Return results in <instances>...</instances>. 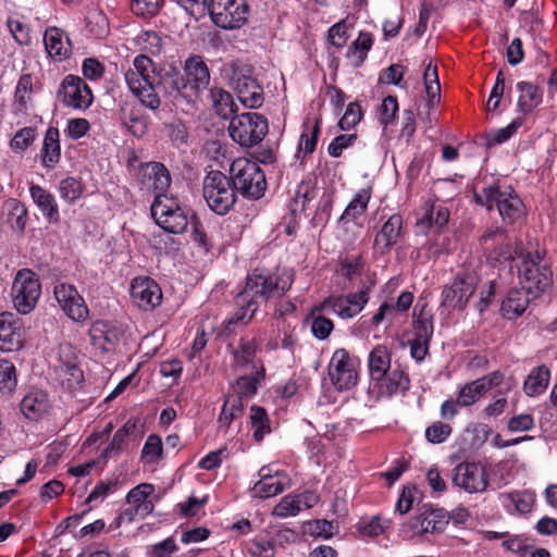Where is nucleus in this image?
Segmentation results:
<instances>
[{"label": "nucleus", "instance_id": "obj_1", "mask_svg": "<svg viewBox=\"0 0 557 557\" xmlns=\"http://www.w3.org/2000/svg\"><path fill=\"white\" fill-rule=\"evenodd\" d=\"M151 215L156 223L168 233L181 234L186 231L188 224L193 227V239L206 251L211 248V243L203 230L202 223L193 213L188 215V210L180 206L174 197L168 195H156L151 205Z\"/></svg>", "mask_w": 557, "mask_h": 557}, {"label": "nucleus", "instance_id": "obj_2", "mask_svg": "<svg viewBox=\"0 0 557 557\" xmlns=\"http://www.w3.org/2000/svg\"><path fill=\"white\" fill-rule=\"evenodd\" d=\"M134 69H128L125 74V82L132 94L151 111H157L161 106L160 95L153 92L152 84L154 75L158 74L153 61L145 53L138 54L133 61Z\"/></svg>", "mask_w": 557, "mask_h": 557}, {"label": "nucleus", "instance_id": "obj_3", "mask_svg": "<svg viewBox=\"0 0 557 557\" xmlns=\"http://www.w3.org/2000/svg\"><path fill=\"white\" fill-rule=\"evenodd\" d=\"M228 177L235 195L239 194L248 200H258L264 196L268 183L264 171L256 161L235 159L230 166Z\"/></svg>", "mask_w": 557, "mask_h": 557}, {"label": "nucleus", "instance_id": "obj_4", "mask_svg": "<svg viewBox=\"0 0 557 557\" xmlns=\"http://www.w3.org/2000/svg\"><path fill=\"white\" fill-rule=\"evenodd\" d=\"M480 280V274L475 268L463 264L456 273L453 283L444 286L441 306L449 310H465L475 293Z\"/></svg>", "mask_w": 557, "mask_h": 557}, {"label": "nucleus", "instance_id": "obj_5", "mask_svg": "<svg viewBox=\"0 0 557 557\" xmlns=\"http://www.w3.org/2000/svg\"><path fill=\"white\" fill-rule=\"evenodd\" d=\"M518 272L520 284L531 297L539 298L553 285V271L539 251L524 253Z\"/></svg>", "mask_w": 557, "mask_h": 557}, {"label": "nucleus", "instance_id": "obj_6", "mask_svg": "<svg viewBox=\"0 0 557 557\" xmlns=\"http://www.w3.org/2000/svg\"><path fill=\"white\" fill-rule=\"evenodd\" d=\"M202 195L208 207L219 215L228 213L237 200L230 177L218 170L203 177Z\"/></svg>", "mask_w": 557, "mask_h": 557}, {"label": "nucleus", "instance_id": "obj_7", "mask_svg": "<svg viewBox=\"0 0 557 557\" xmlns=\"http://www.w3.org/2000/svg\"><path fill=\"white\" fill-rule=\"evenodd\" d=\"M478 205L486 207L487 210L497 208L503 221L507 224L515 223L523 214L521 199L511 191L500 190L498 185L484 187L481 193H474Z\"/></svg>", "mask_w": 557, "mask_h": 557}, {"label": "nucleus", "instance_id": "obj_8", "mask_svg": "<svg viewBox=\"0 0 557 557\" xmlns=\"http://www.w3.org/2000/svg\"><path fill=\"white\" fill-rule=\"evenodd\" d=\"M269 132V123L264 115L247 112L233 116L230 121L231 138L242 147H252L262 141Z\"/></svg>", "mask_w": 557, "mask_h": 557}, {"label": "nucleus", "instance_id": "obj_9", "mask_svg": "<svg viewBox=\"0 0 557 557\" xmlns=\"http://www.w3.org/2000/svg\"><path fill=\"white\" fill-rule=\"evenodd\" d=\"M41 295L38 275L29 269L20 270L12 284L14 307L22 314H27L36 307Z\"/></svg>", "mask_w": 557, "mask_h": 557}, {"label": "nucleus", "instance_id": "obj_10", "mask_svg": "<svg viewBox=\"0 0 557 557\" xmlns=\"http://www.w3.org/2000/svg\"><path fill=\"white\" fill-rule=\"evenodd\" d=\"M230 85L246 108L257 109L263 104V88L253 77L250 67L233 65Z\"/></svg>", "mask_w": 557, "mask_h": 557}, {"label": "nucleus", "instance_id": "obj_11", "mask_svg": "<svg viewBox=\"0 0 557 557\" xmlns=\"http://www.w3.org/2000/svg\"><path fill=\"white\" fill-rule=\"evenodd\" d=\"M183 94H185V102H196L201 92L208 88L210 84V71L202 57L194 54L188 57L183 66Z\"/></svg>", "mask_w": 557, "mask_h": 557}, {"label": "nucleus", "instance_id": "obj_12", "mask_svg": "<svg viewBox=\"0 0 557 557\" xmlns=\"http://www.w3.org/2000/svg\"><path fill=\"white\" fill-rule=\"evenodd\" d=\"M293 282L292 274L280 277L253 272L247 276L245 288L240 293L255 299L261 297L268 300L271 297H282L292 287Z\"/></svg>", "mask_w": 557, "mask_h": 557}, {"label": "nucleus", "instance_id": "obj_13", "mask_svg": "<svg viewBox=\"0 0 557 557\" xmlns=\"http://www.w3.org/2000/svg\"><path fill=\"white\" fill-rule=\"evenodd\" d=\"M208 10L212 22L223 29L239 28L247 21L248 5L243 0H211Z\"/></svg>", "mask_w": 557, "mask_h": 557}, {"label": "nucleus", "instance_id": "obj_14", "mask_svg": "<svg viewBox=\"0 0 557 557\" xmlns=\"http://www.w3.org/2000/svg\"><path fill=\"white\" fill-rule=\"evenodd\" d=\"M57 99L64 107L84 111L92 104L94 95L82 77L69 74L59 85Z\"/></svg>", "mask_w": 557, "mask_h": 557}, {"label": "nucleus", "instance_id": "obj_15", "mask_svg": "<svg viewBox=\"0 0 557 557\" xmlns=\"http://www.w3.org/2000/svg\"><path fill=\"white\" fill-rule=\"evenodd\" d=\"M357 359L345 348L334 351L329 364V375L336 389L348 391L357 384Z\"/></svg>", "mask_w": 557, "mask_h": 557}, {"label": "nucleus", "instance_id": "obj_16", "mask_svg": "<svg viewBox=\"0 0 557 557\" xmlns=\"http://www.w3.org/2000/svg\"><path fill=\"white\" fill-rule=\"evenodd\" d=\"M53 295L61 310L72 321L85 322L89 318L88 306L73 284L57 283Z\"/></svg>", "mask_w": 557, "mask_h": 557}, {"label": "nucleus", "instance_id": "obj_17", "mask_svg": "<svg viewBox=\"0 0 557 557\" xmlns=\"http://www.w3.org/2000/svg\"><path fill=\"white\" fill-rule=\"evenodd\" d=\"M451 481L468 493H481L488 485V475L480 463L461 462L453 469Z\"/></svg>", "mask_w": 557, "mask_h": 557}, {"label": "nucleus", "instance_id": "obj_18", "mask_svg": "<svg viewBox=\"0 0 557 557\" xmlns=\"http://www.w3.org/2000/svg\"><path fill=\"white\" fill-rule=\"evenodd\" d=\"M90 344L103 352L113 351L123 341L125 330L116 321L97 320L91 323L89 331Z\"/></svg>", "mask_w": 557, "mask_h": 557}, {"label": "nucleus", "instance_id": "obj_19", "mask_svg": "<svg viewBox=\"0 0 557 557\" xmlns=\"http://www.w3.org/2000/svg\"><path fill=\"white\" fill-rule=\"evenodd\" d=\"M131 296L138 308L147 311L161 304L162 290L151 277L139 276L135 277L131 284Z\"/></svg>", "mask_w": 557, "mask_h": 557}, {"label": "nucleus", "instance_id": "obj_20", "mask_svg": "<svg viewBox=\"0 0 557 557\" xmlns=\"http://www.w3.org/2000/svg\"><path fill=\"white\" fill-rule=\"evenodd\" d=\"M152 84L153 92L158 95L161 92L163 97H169L172 100H184L183 94V75L178 69L173 65H165L158 67V74L154 76Z\"/></svg>", "mask_w": 557, "mask_h": 557}, {"label": "nucleus", "instance_id": "obj_21", "mask_svg": "<svg viewBox=\"0 0 557 557\" xmlns=\"http://www.w3.org/2000/svg\"><path fill=\"white\" fill-rule=\"evenodd\" d=\"M504 374L500 371L491 372L478 380L465 384L457 396V404L462 407L471 406L493 387L502 384Z\"/></svg>", "mask_w": 557, "mask_h": 557}, {"label": "nucleus", "instance_id": "obj_22", "mask_svg": "<svg viewBox=\"0 0 557 557\" xmlns=\"http://www.w3.org/2000/svg\"><path fill=\"white\" fill-rule=\"evenodd\" d=\"M22 321L12 312L0 313V350L16 351L24 346Z\"/></svg>", "mask_w": 557, "mask_h": 557}, {"label": "nucleus", "instance_id": "obj_23", "mask_svg": "<svg viewBox=\"0 0 557 557\" xmlns=\"http://www.w3.org/2000/svg\"><path fill=\"white\" fill-rule=\"evenodd\" d=\"M141 101H124L120 104L119 120L135 137H143L149 128V116L144 112Z\"/></svg>", "mask_w": 557, "mask_h": 557}, {"label": "nucleus", "instance_id": "obj_24", "mask_svg": "<svg viewBox=\"0 0 557 557\" xmlns=\"http://www.w3.org/2000/svg\"><path fill=\"white\" fill-rule=\"evenodd\" d=\"M404 234V219L400 214H392L376 233L373 250L384 256L399 242Z\"/></svg>", "mask_w": 557, "mask_h": 557}, {"label": "nucleus", "instance_id": "obj_25", "mask_svg": "<svg viewBox=\"0 0 557 557\" xmlns=\"http://www.w3.org/2000/svg\"><path fill=\"white\" fill-rule=\"evenodd\" d=\"M375 382L379 394L386 397L398 393L405 394L410 387L409 375L400 366L388 370L383 379H379Z\"/></svg>", "mask_w": 557, "mask_h": 557}, {"label": "nucleus", "instance_id": "obj_26", "mask_svg": "<svg viewBox=\"0 0 557 557\" xmlns=\"http://www.w3.org/2000/svg\"><path fill=\"white\" fill-rule=\"evenodd\" d=\"M29 194L46 221L50 224H58L61 218L54 195L40 185L34 184L29 187Z\"/></svg>", "mask_w": 557, "mask_h": 557}, {"label": "nucleus", "instance_id": "obj_27", "mask_svg": "<svg viewBox=\"0 0 557 557\" xmlns=\"http://www.w3.org/2000/svg\"><path fill=\"white\" fill-rule=\"evenodd\" d=\"M55 373L61 385L67 391L76 389L84 382L83 370L78 367L73 354L69 355L65 360L60 356Z\"/></svg>", "mask_w": 557, "mask_h": 557}, {"label": "nucleus", "instance_id": "obj_28", "mask_svg": "<svg viewBox=\"0 0 557 557\" xmlns=\"http://www.w3.org/2000/svg\"><path fill=\"white\" fill-rule=\"evenodd\" d=\"M536 297H531L527 289L511 288L500 306L502 315L506 319L512 320L523 314L531 300Z\"/></svg>", "mask_w": 557, "mask_h": 557}, {"label": "nucleus", "instance_id": "obj_29", "mask_svg": "<svg viewBox=\"0 0 557 557\" xmlns=\"http://www.w3.org/2000/svg\"><path fill=\"white\" fill-rule=\"evenodd\" d=\"M235 304L237 310L225 321L224 327L227 332H233L234 325L238 323L244 325L248 324L259 308L257 299L248 297L240 292L235 297Z\"/></svg>", "mask_w": 557, "mask_h": 557}, {"label": "nucleus", "instance_id": "obj_30", "mask_svg": "<svg viewBox=\"0 0 557 557\" xmlns=\"http://www.w3.org/2000/svg\"><path fill=\"white\" fill-rule=\"evenodd\" d=\"M2 212L7 225L18 236H22L28 221V210L26 206L16 198H9L2 205Z\"/></svg>", "mask_w": 557, "mask_h": 557}, {"label": "nucleus", "instance_id": "obj_31", "mask_svg": "<svg viewBox=\"0 0 557 557\" xmlns=\"http://www.w3.org/2000/svg\"><path fill=\"white\" fill-rule=\"evenodd\" d=\"M21 411L29 420H38L48 412L50 407L48 394L44 391H32L21 401Z\"/></svg>", "mask_w": 557, "mask_h": 557}, {"label": "nucleus", "instance_id": "obj_32", "mask_svg": "<svg viewBox=\"0 0 557 557\" xmlns=\"http://www.w3.org/2000/svg\"><path fill=\"white\" fill-rule=\"evenodd\" d=\"M44 44L48 54L52 58L65 59L70 55L72 44L63 30L49 27L45 32Z\"/></svg>", "mask_w": 557, "mask_h": 557}, {"label": "nucleus", "instance_id": "obj_33", "mask_svg": "<svg viewBox=\"0 0 557 557\" xmlns=\"http://www.w3.org/2000/svg\"><path fill=\"white\" fill-rule=\"evenodd\" d=\"M61 146L60 132L57 127L50 126L46 131L42 148L41 163L47 169H52L60 161Z\"/></svg>", "mask_w": 557, "mask_h": 557}, {"label": "nucleus", "instance_id": "obj_34", "mask_svg": "<svg viewBox=\"0 0 557 557\" xmlns=\"http://www.w3.org/2000/svg\"><path fill=\"white\" fill-rule=\"evenodd\" d=\"M372 46V35L367 32H360L358 38L350 44L345 54L354 69H359L363 65Z\"/></svg>", "mask_w": 557, "mask_h": 557}, {"label": "nucleus", "instance_id": "obj_35", "mask_svg": "<svg viewBox=\"0 0 557 557\" xmlns=\"http://www.w3.org/2000/svg\"><path fill=\"white\" fill-rule=\"evenodd\" d=\"M209 97L215 113L222 119H232L237 110L233 96L222 87L213 86L209 90Z\"/></svg>", "mask_w": 557, "mask_h": 557}, {"label": "nucleus", "instance_id": "obj_36", "mask_svg": "<svg viewBox=\"0 0 557 557\" xmlns=\"http://www.w3.org/2000/svg\"><path fill=\"white\" fill-rule=\"evenodd\" d=\"M517 89L520 91L518 110L522 114L531 113L542 102L543 92L536 85L528 82H519Z\"/></svg>", "mask_w": 557, "mask_h": 557}, {"label": "nucleus", "instance_id": "obj_37", "mask_svg": "<svg viewBox=\"0 0 557 557\" xmlns=\"http://www.w3.org/2000/svg\"><path fill=\"white\" fill-rule=\"evenodd\" d=\"M391 370V352L387 347L376 345L369 355V372L372 381L383 379Z\"/></svg>", "mask_w": 557, "mask_h": 557}, {"label": "nucleus", "instance_id": "obj_38", "mask_svg": "<svg viewBox=\"0 0 557 557\" xmlns=\"http://www.w3.org/2000/svg\"><path fill=\"white\" fill-rule=\"evenodd\" d=\"M371 196V187L359 189L341 215L339 222H350L360 218L367 211Z\"/></svg>", "mask_w": 557, "mask_h": 557}, {"label": "nucleus", "instance_id": "obj_39", "mask_svg": "<svg viewBox=\"0 0 557 557\" xmlns=\"http://www.w3.org/2000/svg\"><path fill=\"white\" fill-rule=\"evenodd\" d=\"M423 83L428 97V107L433 109L441 101V84L438 79L437 65L430 60L423 72Z\"/></svg>", "mask_w": 557, "mask_h": 557}, {"label": "nucleus", "instance_id": "obj_40", "mask_svg": "<svg viewBox=\"0 0 557 557\" xmlns=\"http://www.w3.org/2000/svg\"><path fill=\"white\" fill-rule=\"evenodd\" d=\"M324 311L320 308V304L315 305L307 318V321H310L313 336L320 341L326 339L334 329L333 321L323 315Z\"/></svg>", "mask_w": 557, "mask_h": 557}, {"label": "nucleus", "instance_id": "obj_41", "mask_svg": "<svg viewBox=\"0 0 557 557\" xmlns=\"http://www.w3.org/2000/svg\"><path fill=\"white\" fill-rule=\"evenodd\" d=\"M243 411L244 406L242 396L228 395L224 400L221 413L219 416V428L227 430L234 420L242 417Z\"/></svg>", "mask_w": 557, "mask_h": 557}, {"label": "nucleus", "instance_id": "obj_42", "mask_svg": "<svg viewBox=\"0 0 557 557\" xmlns=\"http://www.w3.org/2000/svg\"><path fill=\"white\" fill-rule=\"evenodd\" d=\"M413 330L414 339L424 343L431 342L434 332L433 313L426 309V305L421 308L418 314L413 315Z\"/></svg>", "mask_w": 557, "mask_h": 557}, {"label": "nucleus", "instance_id": "obj_43", "mask_svg": "<svg viewBox=\"0 0 557 557\" xmlns=\"http://www.w3.org/2000/svg\"><path fill=\"white\" fill-rule=\"evenodd\" d=\"M549 381V370L545 366L534 368L523 384L528 396H535L545 391Z\"/></svg>", "mask_w": 557, "mask_h": 557}, {"label": "nucleus", "instance_id": "obj_44", "mask_svg": "<svg viewBox=\"0 0 557 557\" xmlns=\"http://www.w3.org/2000/svg\"><path fill=\"white\" fill-rule=\"evenodd\" d=\"M448 524V516L444 509H425L422 511V531L442 533Z\"/></svg>", "mask_w": 557, "mask_h": 557}, {"label": "nucleus", "instance_id": "obj_45", "mask_svg": "<svg viewBox=\"0 0 557 557\" xmlns=\"http://www.w3.org/2000/svg\"><path fill=\"white\" fill-rule=\"evenodd\" d=\"M136 422L128 420L122 428H120L113 435L112 441L103 451L104 458H110L122 451L126 445L127 438L136 431Z\"/></svg>", "mask_w": 557, "mask_h": 557}, {"label": "nucleus", "instance_id": "obj_46", "mask_svg": "<svg viewBox=\"0 0 557 557\" xmlns=\"http://www.w3.org/2000/svg\"><path fill=\"white\" fill-rule=\"evenodd\" d=\"M149 170L148 177L152 181V186L157 195H166L165 191L171 185V175L164 164L151 162L147 164Z\"/></svg>", "mask_w": 557, "mask_h": 557}, {"label": "nucleus", "instance_id": "obj_47", "mask_svg": "<svg viewBox=\"0 0 557 557\" xmlns=\"http://www.w3.org/2000/svg\"><path fill=\"white\" fill-rule=\"evenodd\" d=\"M17 386V373L14 363L0 359V395L10 396Z\"/></svg>", "mask_w": 557, "mask_h": 557}, {"label": "nucleus", "instance_id": "obj_48", "mask_svg": "<svg viewBox=\"0 0 557 557\" xmlns=\"http://www.w3.org/2000/svg\"><path fill=\"white\" fill-rule=\"evenodd\" d=\"M33 92V78L30 74L21 75L14 91V106L17 112L25 113Z\"/></svg>", "mask_w": 557, "mask_h": 557}, {"label": "nucleus", "instance_id": "obj_49", "mask_svg": "<svg viewBox=\"0 0 557 557\" xmlns=\"http://www.w3.org/2000/svg\"><path fill=\"white\" fill-rule=\"evenodd\" d=\"M250 421L253 429V438L261 442L264 435L271 431L265 409L260 406H252L250 408Z\"/></svg>", "mask_w": 557, "mask_h": 557}, {"label": "nucleus", "instance_id": "obj_50", "mask_svg": "<svg viewBox=\"0 0 557 557\" xmlns=\"http://www.w3.org/2000/svg\"><path fill=\"white\" fill-rule=\"evenodd\" d=\"M58 190L64 201L74 203L82 197L85 186L79 180L69 176L60 181Z\"/></svg>", "mask_w": 557, "mask_h": 557}, {"label": "nucleus", "instance_id": "obj_51", "mask_svg": "<svg viewBox=\"0 0 557 557\" xmlns=\"http://www.w3.org/2000/svg\"><path fill=\"white\" fill-rule=\"evenodd\" d=\"M305 129L302 131L298 144V153L304 152V154H311L317 147L319 135H320V120L317 119L312 126L307 124L304 125Z\"/></svg>", "mask_w": 557, "mask_h": 557}, {"label": "nucleus", "instance_id": "obj_52", "mask_svg": "<svg viewBox=\"0 0 557 557\" xmlns=\"http://www.w3.org/2000/svg\"><path fill=\"white\" fill-rule=\"evenodd\" d=\"M285 490L284 483L278 480L277 475L270 480H259L255 483L251 492L255 497L262 499L276 496Z\"/></svg>", "mask_w": 557, "mask_h": 557}, {"label": "nucleus", "instance_id": "obj_53", "mask_svg": "<svg viewBox=\"0 0 557 557\" xmlns=\"http://www.w3.org/2000/svg\"><path fill=\"white\" fill-rule=\"evenodd\" d=\"M320 308L325 311H332L342 319L354 318V310L348 306L344 296H330L320 302Z\"/></svg>", "mask_w": 557, "mask_h": 557}, {"label": "nucleus", "instance_id": "obj_54", "mask_svg": "<svg viewBox=\"0 0 557 557\" xmlns=\"http://www.w3.org/2000/svg\"><path fill=\"white\" fill-rule=\"evenodd\" d=\"M86 27L88 32L97 38H102L109 33L108 18L98 10L88 13L86 16Z\"/></svg>", "mask_w": 557, "mask_h": 557}, {"label": "nucleus", "instance_id": "obj_55", "mask_svg": "<svg viewBox=\"0 0 557 557\" xmlns=\"http://www.w3.org/2000/svg\"><path fill=\"white\" fill-rule=\"evenodd\" d=\"M163 454L161 437L157 434H150L141 450V460L146 463H156Z\"/></svg>", "mask_w": 557, "mask_h": 557}, {"label": "nucleus", "instance_id": "obj_56", "mask_svg": "<svg viewBox=\"0 0 557 557\" xmlns=\"http://www.w3.org/2000/svg\"><path fill=\"white\" fill-rule=\"evenodd\" d=\"M506 499L509 502L510 505H513L516 510L519 513H528L532 510V507L535 502V495L532 492L528 491H516L508 493L506 495Z\"/></svg>", "mask_w": 557, "mask_h": 557}, {"label": "nucleus", "instance_id": "obj_57", "mask_svg": "<svg viewBox=\"0 0 557 557\" xmlns=\"http://www.w3.org/2000/svg\"><path fill=\"white\" fill-rule=\"evenodd\" d=\"M137 42L140 46L141 51L151 55H158L163 46L161 36L154 30L143 32L138 36Z\"/></svg>", "mask_w": 557, "mask_h": 557}, {"label": "nucleus", "instance_id": "obj_58", "mask_svg": "<svg viewBox=\"0 0 557 557\" xmlns=\"http://www.w3.org/2000/svg\"><path fill=\"white\" fill-rule=\"evenodd\" d=\"M388 520H382L379 516L370 520H362L358 523V531L362 536L374 537L382 534L388 527Z\"/></svg>", "mask_w": 557, "mask_h": 557}, {"label": "nucleus", "instance_id": "obj_59", "mask_svg": "<svg viewBox=\"0 0 557 557\" xmlns=\"http://www.w3.org/2000/svg\"><path fill=\"white\" fill-rule=\"evenodd\" d=\"M36 138V128L26 126L16 132L14 137L10 141V147L15 152H22L26 150Z\"/></svg>", "mask_w": 557, "mask_h": 557}, {"label": "nucleus", "instance_id": "obj_60", "mask_svg": "<svg viewBox=\"0 0 557 557\" xmlns=\"http://www.w3.org/2000/svg\"><path fill=\"white\" fill-rule=\"evenodd\" d=\"M164 4V0H132V11L143 17L157 15Z\"/></svg>", "mask_w": 557, "mask_h": 557}, {"label": "nucleus", "instance_id": "obj_61", "mask_svg": "<svg viewBox=\"0 0 557 557\" xmlns=\"http://www.w3.org/2000/svg\"><path fill=\"white\" fill-rule=\"evenodd\" d=\"M247 552L253 557H274V543L267 537H256L248 543Z\"/></svg>", "mask_w": 557, "mask_h": 557}, {"label": "nucleus", "instance_id": "obj_62", "mask_svg": "<svg viewBox=\"0 0 557 557\" xmlns=\"http://www.w3.org/2000/svg\"><path fill=\"white\" fill-rule=\"evenodd\" d=\"M524 117L518 116L511 121L509 125L504 128H498L493 131L488 135V140L491 144H503L507 141L523 125Z\"/></svg>", "mask_w": 557, "mask_h": 557}, {"label": "nucleus", "instance_id": "obj_63", "mask_svg": "<svg viewBox=\"0 0 557 557\" xmlns=\"http://www.w3.org/2000/svg\"><path fill=\"white\" fill-rule=\"evenodd\" d=\"M257 342L255 338L251 341L240 339L238 348L234 351V359L237 364L246 366L256 357Z\"/></svg>", "mask_w": 557, "mask_h": 557}, {"label": "nucleus", "instance_id": "obj_64", "mask_svg": "<svg viewBox=\"0 0 557 557\" xmlns=\"http://www.w3.org/2000/svg\"><path fill=\"white\" fill-rule=\"evenodd\" d=\"M300 500L296 496L286 495L274 507L273 515L280 518L293 517L299 513Z\"/></svg>", "mask_w": 557, "mask_h": 557}]
</instances>
